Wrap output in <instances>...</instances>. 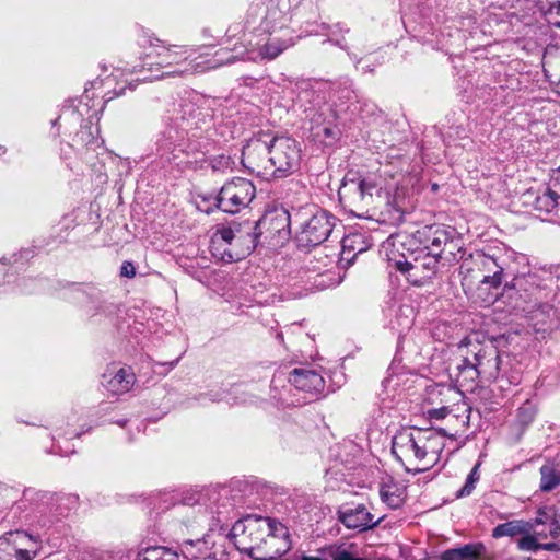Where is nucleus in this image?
I'll list each match as a JSON object with an SVG mask.
<instances>
[{"instance_id":"nucleus-23","label":"nucleus","mask_w":560,"mask_h":560,"mask_svg":"<svg viewBox=\"0 0 560 560\" xmlns=\"http://www.w3.org/2000/svg\"><path fill=\"white\" fill-rule=\"evenodd\" d=\"M541 482L540 490H552L560 486V467L555 463L548 462L540 468Z\"/></svg>"},{"instance_id":"nucleus-25","label":"nucleus","mask_w":560,"mask_h":560,"mask_svg":"<svg viewBox=\"0 0 560 560\" xmlns=\"http://www.w3.org/2000/svg\"><path fill=\"white\" fill-rule=\"evenodd\" d=\"M560 203V195L547 188L541 195L537 196L535 200V209L540 212L550 213Z\"/></svg>"},{"instance_id":"nucleus-27","label":"nucleus","mask_w":560,"mask_h":560,"mask_svg":"<svg viewBox=\"0 0 560 560\" xmlns=\"http://www.w3.org/2000/svg\"><path fill=\"white\" fill-rule=\"evenodd\" d=\"M139 557L140 560H178L177 552L162 546L148 547Z\"/></svg>"},{"instance_id":"nucleus-39","label":"nucleus","mask_w":560,"mask_h":560,"mask_svg":"<svg viewBox=\"0 0 560 560\" xmlns=\"http://www.w3.org/2000/svg\"><path fill=\"white\" fill-rule=\"evenodd\" d=\"M120 276L126 278H133L136 276V267L131 261H124L120 267Z\"/></svg>"},{"instance_id":"nucleus-19","label":"nucleus","mask_w":560,"mask_h":560,"mask_svg":"<svg viewBox=\"0 0 560 560\" xmlns=\"http://www.w3.org/2000/svg\"><path fill=\"white\" fill-rule=\"evenodd\" d=\"M440 560H490V557L482 542H471L444 550Z\"/></svg>"},{"instance_id":"nucleus-9","label":"nucleus","mask_w":560,"mask_h":560,"mask_svg":"<svg viewBox=\"0 0 560 560\" xmlns=\"http://www.w3.org/2000/svg\"><path fill=\"white\" fill-rule=\"evenodd\" d=\"M256 196V187L252 180L234 177L223 184L215 197V207L230 214L247 208Z\"/></svg>"},{"instance_id":"nucleus-4","label":"nucleus","mask_w":560,"mask_h":560,"mask_svg":"<svg viewBox=\"0 0 560 560\" xmlns=\"http://www.w3.org/2000/svg\"><path fill=\"white\" fill-rule=\"evenodd\" d=\"M452 376L460 387L472 390L478 381L492 382L500 373V352L493 345L464 338L456 348Z\"/></svg>"},{"instance_id":"nucleus-35","label":"nucleus","mask_w":560,"mask_h":560,"mask_svg":"<svg viewBox=\"0 0 560 560\" xmlns=\"http://www.w3.org/2000/svg\"><path fill=\"white\" fill-rule=\"evenodd\" d=\"M201 544H205L203 540H191V539H188V540H185L183 542V546H182V552L184 553V556L188 559H198V558H201L202 557V552L200 551H194V548L196 545H201Z\"/></svg>"},{"instance_id":"nucleus-40","label":"nucleus","mask_w":560,"mask_h":560,"mask_svg":"<svg viewBox=\"0 0 560 560\" xmlns=\"http://www.w3.org/2000/svg\"><path fill=\"white\" fill-rule=\"evenodd\" d=\"M450 412L448 407L434 408L428 411V415L431 419H444Z\"/></svg>"},{"instance_id":"nucleus-48","label":"nucleus","mask_w":560,"mask_h":560,"mask_svg":"<svg viewBox=\"0 0 560 560\" xmlns=\"http://www.w3.org/2000/svg\"><path fill=\"white\" fill-rule=\"evenodd\" d=\"M324 133H325L326 136H330V135H331V129H330V128H325V129H324Z\"/></svg>"},{"instance_id":"nucleus-31","label":"nucleus","mask_w":560,"mask_h":560,"mask_svg":"<svg viewBox=\"0 0 560 560\" xmlns=\"http://www.w3.org/2000/svg\"><path fill=\"white\" fill-rule=\"evenodd\" d=\"M234 160L226 154L214 155L209 160V165L213 172L225 173L228 171H233Z\"/></svg>"},{"instance_id":"nucleus-16","label":"nucleus","mask_w":560,"mask_h":560,"mask_svg":"<svg viewBox=\"0 0 560 560\" xmlns=\"http://www.w3.org/2000/svg\"><path fill=\"white\" fill-rule=\"evenodd\" d=\"M340 522L348 528L365 530L380 524L383 517L374 520V516L363 504L353 508H345L339 512Z\"/></svg>"},{"instance_id":"nucleus-32","label":"nucleus","mask_w":560,"mask_h":560,"mask_svg":"<svg viewBox=\"0 0 560 560\" xmlns=\"http://www.w3.org/2000/svg\"><path fill=\"white\" fill-rule=\"evenodd\" d=\"M96 141L97 139L92 131L91 122L82 125L73 138V144L82 147L94 144Z\"/></svg>"},{"instance_id":"nucleus-51","label":"nucleus","mask_w":560,"mask_h":560,"mask_svg":"<svg viewBox=\"0 0 560 560\" xmlns=\"http://www.w3.org/2000/svg\"><path fill=\"white\" fill-rule=\"evenodd\" d=\"M277 338L282 341L283 340L282 334H278Z\"/></svg>"},{"instance_id":"nucleus-26","label":"nucleus","mask_w":560,"mask_h":560,"mask_svg":"<svg viewBox=\"0 0 560 560\" xmlns=\"http://www.w3.org/2000/svg\"><path fill=\"white\" fill-rule=\"evenodd\" d=\"M552 518V508H544L538 510L537 517L535 518V523L533 525L529 524V532L538 538H547L548 537V527L547 524L549 520Z\"/></svg>"},{"instance_id":"nucleus-33","label":"nucleus","mask_w":560,"mask_h":560,"mask_svg":"<svg viewBox=\"0 0 560 560\" xmlns=\"http://www.w3.org/2000/svg\"><path fill=\"white\" fill-rule=\"evenodd\" d=\"M545 16L555 27L560 28V0H546Z\"/></svg>"},{"instance_id":"nucleus-29","label":"nucleus","mask_w":560,"mask_h":560,"mask_svg":"<svg viewBox=\"0 0 560 560\" xmlns=\"http://www.w3.org/2000/svg\"><path fill=\"white\" fill-rule=\"evenodd\" d=\"M262 218L270 219L269 223L264 228V233H280L281 230H284L291 224L290 215L287 212H282L281 214L270 213L264 215Z\"/></svg>"},{"instance_id":"nucleus-2","label":"nucleus","mask_w":560,"mask_h":560,"mask_svg":"<svg viewBox=\"0 0 560 560\" xmlns=\"http://www.w3.org/2000/svg\"><path fill=\"white\" fill-rule=\"evenodd\" d=\"M143 46L147 50L142 57L141 67L150 71L152 75L143 77L142 80L183 77L236 60V56L230 54L228 48H221L215 52L213 59L207 60L206 65L201 66L191 59L192 49L188 46L170 45L153 35L145 37Z\"/></svg>"},{"instance_id":"nucleus-46","label":"nucleus","mask_w":560,"mask_h":560,"mask_svg":"<svg viewBox=\"0 0 560 560\" xmlns=\"http://www.w3.org/2000/svg\"><path fill=\"white\" fill-rule=\"evenodd\" d=\"M23 534H24V536L28 537L31 540H34L35 542L38 541L37 538H35L33 535L27 534V533H23Z\"/></svg>"},{"instance_id":"nucleus-45","label":"nucleus","mask_w":560,"mask_h":560,"mask_svg":"<svg viewBox=\"0 0 560 560\" xmlns=\"http://www.w3.org/2000/svg\"><path fill=\"white\" fill-rule=\"evenodd\" d=\"M470 492H464V491H460V492H457L456 494V499H459V498H463L465 494H469Z\"/></svg>"},{"instance_id":"nucleus-20","label":"nucleus","mask_w":560,"mask_h":560,"mask_svg":"<svg viewBox=\"0 0 560 560\" xmlns=\"http://www.w3.org/2000/svg\"><path fill=\"white\" fill-rule=\"evenodd\" d=\"M135 380V374L130 368H120L106 381V387L115 395L124 394L131 389Z\"/></svg>"},{"instance_id":"nucleus-13","label":"nucleus","mask_w":560,"mask_h":560,"mask_svg":"<svg viewBox=\"0 0 560 560\" xmlns=\"http://www.w3.org/2000/svg\"><path fill=\"white\" fill-rule=\"evenodd\" d=\"M442 257L419 252V255L412 261L397 260L395 267L402 273L408 275V279L415 284L422 283L423 280L431 279L438 271L439 261Z\"/></svg>"},{"instance_id":"nucleus-38","label":"nucleus","mask_w":560,"mask_h":560,"mask_svg":"<svg viewBox=\"0 0 560 560\" xmlns=\"http://www.w3.org/2000/svg\"><path fill=\"white\" fill-rule=\"evenodd\" d=\"M4 560H31L30 551L27 549L13 548V552H8ZM0 560H3L0 557Z\"/></svg>"},{"instance_id":"nucleus-28","label":"nucleus","mask_w":560,"mask_h":560,"mask_svg":"<svg viewBox=\"0 0 560 560\" xmlns=\"http://www.w3.org/2000/svg\"><path fill=\"white\" fill-rule=\"evenodd\" d=\"M352 544H340L328 546V557L330 560H366L365 558L355 557L351 551Z\"/></svg>"},{"instance_id":"nucleus-53","label":"nucleus","mask_w":560,"mask_h":560,"mask_svg":"<svg viewBox=\"0 0 560 560\" xmlns=\"http://www.w3.org/2000/svg\"><path fill=\"white\" fill-rule=\"evenodd\" d=\"M72 436H74V438H79V436H80V433L75 432V433H73V434H72Z\"/></svg>"},{"instance_id":"nucleus-17","label":"nucleus","mask_w":560,"mask_h":560,"mask_svg":"<svg viewBox=\"0 0 560 560\" xmlns=\"http://www.w3.org/2000/svg\"><path fill=\"white\" fill-rule=\"evenodd\" d=\"M288 380L296 389L310 394H318L325 387L323 376L317 371L306 368L293 369Z\"/></svg>"},{"instance_id":"nucleus-37","label":"nucleus","mask_w":560,"mask_h":560,"mask_svg":"<svg viewBox=\"0 0 560 560\" xmlns=\"http://www.w3.org/2000/svg\"><path fill=\"white\" fill-rule=\"evenodd\" d=\"M548 536L560 540V515L558 516L552 509V518L549 520L548 524Z\"/></svg>"},{"instance_id":"nucleus-44","label":"nucleus","mask_w":560,"mask_h":560,"mask_svg":"<svg viewBox=\"0 0 560 560\" xmlns=\"http://www.w3.org/2000/svg\"><path fill=\"white\" fill-rule=\"evenodd\" d=\"M343 92L346 93V95H345V96H346L348 100H351V98H352V94L354 93V92H353L352 90H350V89H346Z\"/></svg>"},{"instance_id":"nucleus-15","label":"nucleus","mask_w":560,"mask_h":560,"mask_svg":"<svg viewBox=\"0 0 560 560\" xmlns=\"http://www.w3.org/2000/svg\"><path fill=\"white\" fill-rule=\"evenodd\" d=\"M290 4L288 0H268L266 4V14L261 21V27L266 33H277L285 31L291 33L288 24L291 21Z\"/></svg>"},{"instance_id":"nucleus-52","label":"nucleus","mask_w":560,"mask_h":560,"mask_svg":"<svg viewBox=\"0 0 560 560\" xmlns=\"http://www.w3.org/2000/svg\"><path fill=\"white\" fill-rule=\"evenodd\" d=\"M71 115H72L75 119H78V115L75 114V112H71Z\"/></svg>"},{"instance_id":"nucleus-34","label":"nucleus","mask_w":560,"mask_h":560,"mask_svg":"<svg viewBox=\"0 0 560 560\" xmlns=\"http://www.w3.org/2000/svg\"><path fill=\"white\" fill-rule=\"evenodd\" d=\"M381 500L390 509L400 508L405 501V492H380Z\"/></svg>"},{"instance_id":"nucleus-24","label":"nucleus","mask_w":560,"mask_h":560,"mask_svg":"<svg viewBox=\"0 0 560 560\" xmlns=\"http://www.w3.org/2000/svg\"><path fill=\"white\" fill-rule=\"evenodd\" d=\"M524 536L518 540V547L526 551L544 550H559L560 546L557 542H540L538 537L530 532L523 534Z\"/></svg>"},{"instance_id":"nucleus-7","label":"nucleus","mask_w":560,"mask_h":560,"mask_svg":"<svg viewBox=\"0 0 560 560\" xmlns=\"http://www.w3.org/2000/svg\"><path fill=\"white\" fill-rule=\"evenodd\" d=\"M276 518L257 514H247L237 520L230 529L228 537L236 549L253 559L256 548L271 533Z\"/></svg>"},{"instance_id":"nucleus-42","label":"nucleus","mask_w":560,"mask_h":560,"mask_svg":"<svg viewBox=\"0 0 560 560\" xmlns=\"http://www.w3.org/2000/svg\"><path fill=\"white\" fill-rule=\"evenodd\" d=\"M357 238H361L360 235L347 236L342 238V248L346 249H354V242Z\"/></svg>"},{"instance_id":"nucleus-12","label":"nucleus","mask_w":560,"mask_h":560,"mask_svg":"<svg viewBox=\"0 0 560 560\" xmlns=\"http://www.w3.org/2000/svg\"><path fill=\"white\" fill-rule=\"evenodd\" d=\"M475 262L478 269L483 272L480 280L482 284L490 288H499L503 282V276L509 270V256L506 254H487L477 252L475 254Z\"/></svg>"},{"instance_id":"nucleus-21","label":"nucleus","mask_w":560,"mask_h":560,"mask_svg":"<svg viewBox=\"0 0 560 560\" xmlns=\"http://www.w3.org/2000/svg\"><path fill=\"white\" fill-rule=\"evenodd\" d=\"M74 299L89 307V312H97L103 302L102 292L94 285L88 284L74 289Z\"/></svg>"},{"instance_id":"nucleus-41","label":"nucleus","mask_w":560,"mask_h":560,"mask_svg":"<svg viewBox=\"0 0 560 560\" xmlns=\"http://www.w3.org/2000/svg\"><path fill=\"white\" fill-rule=\"evenodd\" d=\"M328 546L317 550L315 556H303L302 560H330L328 555Z\"/></svg>"},{"instance_id":"nucleus-43","label":"nucleus","mask_w":560,"mask_h":560,"mask_svg":"<svg viewBox=\"0 0 560 560\" xmlns=\"http://www.w3.org/2000/svg\"><path fill=\"white\" fill-rule=\"evenodd\" d=\"M199 492H192L189 498L183 499V503L186 505H195L198 502V499L195 498V494H198Z\"/></svg>"},{"instance_id":"nucleus-8","label":"nucleus","mask_w":560,"mask_h":560,"mask_svg":"<svg viewBox=\"0 0 560 560\" xmlns=\"http://www.w3.org/2000/svg\"><path fill=\"white\" fill-rule=\"evenodd\" d=\"M412 237L418 244V252H427L440 257L445 254L448 255L445 257L447 260L457 259L455 250L462 249V242L455 229L443 224L424 225L418 229Z\"/></svg>"},{"instance_id":"nucleus-10","label":"nucleus","mask_w":560,"mask_h":560,"mask_svg":"<svg viewBox=\"0 0 560 560\" xmlns=\"http://www.w3.org/2000/svg\"><path fill=\"white\" fill-rule=\"evenodd\" d=\"M337 219L327 211H317L308 219L299 222L296 244L300 248H310L323 244L331 235Z\"/></svg>"},{"instance_id":"nucleus-18","label":"nucleus","mask_w":560,"mask_h":560,"mask_svg":"<svg viewBox=\"0 0 560 560\" xmlns=\"http://www.w3.org/2000/svg\"><path fill=\"white\" fill-rule=\"evenodd\" d=\"M536 415L537 408L530 400H526L517 408L515 419L509 425L508 439L511 443L516 444L521 441Z\"/></svg>"},{"instance_id":"nucleus-14","label":"nucleus","mask_w":560,"mask_h":560,"mask_svg":"<svg viewBox=\"0 0 560 560\" xmlns=\"http://www.w3.org/2000/svg\"><path fill=\"white\" fill-rule=\"evenodd\" d=\"M294 45L295 39L292 33H284L282 36L268 33L266 39L257 43L250 50L249 58L254 61H271Z\"/></svg>"},{"instance_id":"nucleus-36","label":"nucleus","mask_w":560,"mask_h":560,"mask_svg":"<svg viewBox=\"0 0 560 560\" xmlns=\"http://www.w3.org/2000/svg\"><path fill=\"white\" fill-rule=\"evenodd\" d=\"M480 465H481L480 462H478L472 467V469L468 474L466 481H465L464 486L460 488V490H474L475 489L476 482L480 478V472H479Z\"/></svg>"},{"instance_id":"nucleus-1","label":"nucleus","mask_w":560,"mask_h":560,"mask_svg":"<svg viewBox=\"0 0 560 560\" xmlns=\"http://www.w3.org/2000/svg\"><path fill=\"white\" fill-rule=\"evenodd\" d=\"M300 143L272 131L254 133L242 150L243 165L257 175L285 178L300 170Z\"/></svg>"},{"instance_id":"nucleus-6","label":"nucleus","mask_w":560,"mask_h":560,"mask_svg":"<svg viewBox=\"0 0 560 560\" xmlns=\"http://www.w3.org/2000/svg\"><path fill=\"white\" fill-rule=\"evenodd\" d=\"M164 130L158 140L160 149L166 151L180 144L186 137H198L206 130L211 119L196 103L183 100L178 105H173L172 110L163 116Z\"/></svg>"},{"instance_id":"nucleus-47","label":"nucleus","mask_w":560,"mask_h":560,"mask_svg":"<svg viewBox=\"0 0 560 560\" xmlns=\"http://www.w3.org/2000/svg\"><path fill=\"white\" fill-rule=\"evenodd\" d=\"M397 212L399 213L397 219H398V220H401V219H402V217H404L405 211H402V210H400V209H397Z\"/></svg>"},{"instance_id":"nucleus-11","label":"nucleus","mask_w":560,"mask_h":560,"mask_svg":"<svg viewBox=\"0 0 560 560\" xmlns=\"http://www.w3.org/2000/svg\"><path fill=\"white\" fill-rule=\"evenodd\" d=\"M376 192H378V187L373 179L359 178L347 179L340 187L338 196L346 206L362 209L373 203Z\"/></svg>"},{"instance_id":"nucleus-5","label":"nucleus","mask_w":560,"mask_h":560,"mask_svg":"<svg viewBox=\"0 0 560 560\" xmlns=\"http://www.w3.org/2000/svg\"><path fill=\"white\" fill-rule=\"evenodd\" d=\"M269 218L258 221H232L228 226L218 230L212 238L213 255H220L225 262L237 261L250 255L258 245L264 228Z\"/></svg>"},{"instance_id":"nucleus-50","label":"nucleus","mask_w":560,"mask_h":560,"mask_svg":"<svg viewBox=\"0 0 560 560\" xmlns=\"http://www.w3.org/2000/svg\"><path fill=\"white\" fill-rule=\"evenodd\" d=\"M178 360H179V359H176L175 361L171 362V363H170V364H171V366H172V368H173V366H175V365L177 364Z\"/></svg>"},{"instance_id":"nucleus-3","label":"nucleus","mask_w":560,"mask_h":560,"mask_svg":"<svg viewBox=\"0 0 560 560\" xmlns=\"http://www.w3.org/2000/svg\"><path fill=\"white\" fill-rule=\"evenodd\" d=\"M446 436L454 435L442 428L402 429L393 438L392 452L408 471H424L438 463Z\"/></svg>"},{"instance_id":"nucleus-30","label":"nucleus","mask_w":560,"mask_h":560,"mask_svg":"<svg viewBox=\"0 0 560 560\" xmlns=\"http://www.w3.org/2000/svg\"><path fill=\"white\" fill-rule=\"evenodd\" d=\"M229 487L232 490H247V489L259 490V489H264V488H269V486H267L266 482H264L255 477L243 478V479H240V478L232 479Z\"/></svg>"},{"instance_id":"nucleus-22","label":"nucleus","mask_w":560,"mask_h":560,"mask_svg":"<svg viewBox=\"0 0 560 560\" xmlns=\"http://www.w3.org/2000/svg\"><path fill=\"white\" fill-rule=\"evenodd\" d=\"M529 532V523L514 520L497 525L492 530L494 538L514 537Z\"/></svg>"},{"instance_id":"nucleus-49","label":"nucleus","mask_w":560,"mask_h":560,"mask_svg":"<svg viewBox=\"0 0 560 560\" xmlns=\"http://www.w3.org/2000/svg\"><path fill=\"white\" fill-rule=\"evenodd\" d=\"M556 182L558 185H560V167H559V171H558V175L556 177Z\"/></svg>"}]
</instances>
